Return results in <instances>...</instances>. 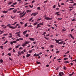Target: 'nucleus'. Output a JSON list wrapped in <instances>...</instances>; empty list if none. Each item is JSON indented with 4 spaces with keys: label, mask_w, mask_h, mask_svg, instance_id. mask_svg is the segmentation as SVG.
<instances>
[{
    "label": "nucleus",
    "mask_w": 76,
    "mask_h": 76,
    "mask_svg": "<svg viewBox=\"0 0 76 76\" xmlns=\"http://www.w3.org/2000/svg\"><path fill=\"white\" fill-rule=\"evenodd\" d=\"M64 75V73H63V72H60L59 73V75L60 76H63V75Z\"/></svg>",
    "instance_id": "obj_1"
},
{
    "label": "nucleus",
    "mask_w": 76,
    "mask_h": 76,
    "mask_svg": "<svg viewBox=\"0 0 76 76\" xmlns=\"http://www.w3.org/2000/svg\"><path fill=\"white\" fill-rule=\"evenodd\" d=\"M38 12H37V13H33L31 15V16H32V15H33V16H36V15H37V14H38Z\"/></svg>",
    "instance_id": "obj_2"
},
{
    "label": "nucleus",
    "mask_w": 76,
    "mask_h": 76,
    "mask_svg": "<svg viewBox=\"0 0 76 76\" xmlns=\"http://www.w3.org/2000/svg\"><path fill=\"white\" fill-rule=\"evenodd\" d=\"M10 28H11V29H16L17 28V27L16 26H15V27L12 26L10 27Z\"/></svg>",
    "instance_id": "obj_3"
},
{
    "label": "nucleus",
    "mask_w": 76,
    "mask_h": 76,
    "mask_svg": "<svg viewBox=\"0 0 76 76\" xmlns=\"http://www.w3.org/2000/svg\"><path fill=\"white\" fill-rule=\"evenodd\" d=\"M29 39L31 41H35V39H34V38H29Z\"/></svg>",
    "instance_id": "obj_4"
},
{
    "label": "nucleus",
    "mask_w": 76,
    "mask_h": 76,
    "mask_svg": "<svg viewBox=\"0 0 76 76\" xmlns=\"http://www.w3.org/2000/svg\"><path fill=\"white\" fill-rule=\"evenodd\" d=\"M39 54H37L36 53H35L34 54L33 56L34 57H38V56H39Z\"/></svg>",
    "instance_id": "obj_5"
},
{
    "label": "nucleus",
    "mask_w": 76,
    "mask_h": 76,
    "mask_svg": "<svg viewBox=\"0 0 76 76\" xmlns=\"http://www.w3.org/2000/svg\"><path fill=\"white\" fill-rule=\"evenodd\" d=\"M38 22H37L36 23H34L33 24V25H34V26L36 25H37V24H38Z\"/></svg>",
    "instance_id": "obj_6"
},
{
    "label": "nucleus",
    "mask_w": 76,
    "mask_h": 76,
    "mask_svg": "<svg viewBox=\"0 0 76 76\" xmlns=\"http://www.w3.org/2000/svg\"><path fill=\"white\" fill-rule=\"evenodd\" d=\"M32 10H27L26 11L27 13H28V12H31Z\"/></svg>",
    "instance_id": "obj_7"
},
{
    "label": "nucleus",
    "mask_w": 76,
    "mask_h": 76,
    "mask_svg": "<svg viewBox=\"0 0 76 76\" xmlns=\"http://www.w3.org/2000/svg\"><path fill=\"white\" fill-rule=\"evenodd\" d=\"M30 56H31L30 54H27L26 56V57H30Z\"/></svg>",
    "instance_id": "obj_8"
},
{
    "label": "nucleus",
    "mask_w": 76,
    "mask_h": 76,
    "mask_svg": "<svg viewBox=\"0 0 76 76\" xmlns=\"http://www.w3.org/2000/svg\"><path fill=\"white\" fill-rule=\"evenodd\" d=\"M55 41H56V43H58H58H59V42L58 41V40H57L56 39H55Z\"/></svg>",
    "instance_id": "obj_9"
},
{
    "label": "nucleus",
    "mask_w": 76,
    "mask_h": 76,
    "mask_svg": "<svg viewBox=\"0 0 76 76\" xmlns=\"http://www.w3.org/2000/svg\"><path fill=\"white\" fill-rule=\"evenodd\" d=\"M16 12H17V10L16 9H15L13 10V12L14 13H16Z\"/></svg>",
    "instance_id": "obj_10"
},
{
    "label": "nucleus",
    "mask_w": 76,
    "mask_h": 76,
    "mask_svg": "<svg viewBox=\"0 0 76 76\" xmlns=\"http://www.w3.org/2000/svg\"><path fill=\"white\" fill-rule=\"evenodd\" d=\"M26 32H28V31H27V30H26L25 31H24L23 32V34H26Z\"/></svg>",
    "instance_id": "obj_11"
},
{
    "label": "nucleus",
    "mask_w": 76,
    "mask_h": 76,
    "mask_svg": "<svg viewBox=\"0 0 76 76\" xmlns=\"http://www.w3.org/2000/svg\"><path fill=\"white\" fill-rule=\"evenodd\" d=\"M29 43V42L26 41L25 42V44H28Z\"/></svg>",
    "instance_id": "obj_12"
},
{
    "label": "nucleus",
    "mask_w": 76,
    "mask_h": 76,
    "mask_svg": "<svg viewBox=\"0 0 76 76\" xmlns=\"http://www.w3.org/2000/svg\"><path fill=\"white\" fill-rule=\"evenodd\" d=\"M24 16H25V14H23V15H20L19 17V18H22V17H23Z\"/></svg>",
    "instance_id": "obj_13"
},
{
    "label": "nucleus",
    "mask_w": 76,
    "mask_h": 76,
    "mask_svg": "<svg viewBox=\"0 0 76 76\" xmlns=\"http://www.w3.org/2000/svg\"><path fill=\"white\" fill-rule=\"evenodd\" d=\"M40 25V23H39L37 25V26L39 28H41V26L39 25Z\"/></svg>",
    "instance_id": "obj_14"
},
{
    "label": "nucleus",
    "mask_w": 76,
    "mask_h": 76,
    "mask_svg": "<svg viewBox=\"0 0 76 76\" xmlns=\"http://www.w3.org/2000/svg\"><path fill=\"white\" fill-rule=\"evenodd\" d=\"M0 34H2V33H4V31H0Z\"/></svg>",
    "instance_id": "obj_15"
},
{
    "label": "nucleus",
    "mask_w": 76,
    "mask_h": 76,
    "mask_svg": "<svg viewBox=\"0 0 76 76\" xmlns=\"http://www.w3.org/2000/svg\"><path fill=\"white\" fill-rule=\"evenodd\" d=\"M36 63L37 64H41L39 62H38V61H36Z\"/></svg>",
    "instance_id": "obj_16"
},
{
    "label": "nucleus",
    "mask_w": 76,
    "mask_h": 76,
    "mask_svg": "<svg viewBox=\"0 0 76 76\" xmlns=\"http://www.w3.org/2000/svg\"><path fill=\"white\" fill-rule=\"evenodd\" d=\"M69 35H70L71 37V38H72V39H74V37H73V36H72V34H70Z\"/></svg>",
    "instance_id": "obj_17"
},
{
    "label": "nucleus",
    "mask_w": 76,
    "mask_h": 76,
    "mask_svg": "<svg viewBox=\"0 0 76 76\" xmlns=\"http://www.w3.org/2000/svg\"><path fill=\"white\" fill-rule=\"evenodd\" d=\"M45 19L46 20H49V17H45Z\"/></svg>",
    "instance_id": "obj_18"
},
{
    "label": "nucleus",
    "mask_w": 76,
    "mask_h": 76,
    "mask_svg": "<svg viewBox=\"0 0 76 76\" xmlns=\"http://www.w3.org/2000/svg\"><path fill=\"white\" fill-rule=\"evenodd\" d=\"M26 46V43H25V42L22 45V46L23 47H25V46Z\"/></svg>",
    "instance_id": "obj_19"
},
{
    "label": "nucleus",
    "mask_w": 76,
    "mask_h": 76,
    "mask_svg": "<svg viewBox=\"0 0 76 76\" xmlns=\"http://www.w3.org/2000/svg\"><path fill=\"white\" fill-rule=\"evenodd\" d=\"M63 41H61L60 42H59V43H58V44H63Z\"/></svg>",
    "instance_id": "obj_20"
},
{
    "label": "nucleus",
    "mask_w": 76,
    "mask_h": 76,
    "mask_svg": "<svg viewBox=\"0 0 76 76\" xmlns=\"http://www.w3.org/2000/svg\"><path fill=\"white\" fill-rule=\"evenodd\" d=\"M11 26V24H8V25H7V26H9V28H10V27H12V26Z\"/></svg>",
    "instance_id": "obj_21"
},
{
    "label": "nucleus",
    "mask_w": 76,
    "mask_h": 76,
    "mask_svg": "<svg viewBox=\"0 0 76 76\" xmlns=\"http://www.w3.org/2000/svg\"><path fill=\"white\" fill-rule=\"evenodd\" d=\"M69 63V61H65L64 62V63H65V64Z\"/></svg>",
    "instance_id": "obj_22"
},
{
    "label": "nucleus",
    "mask_w": 76,
    "mask_h": 76,
    "mask_svg": "<svg viewBox=\"0 0 76 76\" xmlns=\"http://www.w3.org/2000/svg\"><path fill=\"white\" fill-rule=\"evenodd\" d=\"M63 69L65 70H66L67 69V68L65 66H64L63 68Z\"/></svg>",
    "instance_id": "obj_23"
},
{
    "label": "nucleus",
    "mask_w": 76,
    "mask_h": 76,
    "mask_svg": "<svg viewBox=\"0 0 76 76\" xmlns=\"http://www.w3.org/2000/svg\"><path fill=\"white\" fill-rule=\"evenodd\" d=\"M72 21H73L74 22H76V20L75 19H73L72 20Z\"/></svg>",
    "instance_id": "obj_24"
},
{
    "label": "nucleus",
    "mask_w": 76,
    "mask_h": 76,
    "mask_svg": "<svg viewBox=\"0 0 76 76\" xmlns=\"http://www.w3.org/2000/svg\"><path fill=\"white\" fill-rule=\"evenodd\" d=\"M28 26V23H26L24 25L25 27H26V26Z\"/></svg>",
    "instance_id": "obj_25"
},
{
    "label": "nucleus",
    "mask_w": 76,
    "mask_h": 76,
    "mask_svg": "<svg viewBox=\"0 0 76 76\" xmlns=\"http://www.w3.org/2000/svg\"><path fill=\"white\" fill-rule=\"evenodd\" d=\"M8 42V41H7V40L4 43V44H7V43Z\"/></svg>",
    "instance_id": "obj_26"
},
{
    "label": "nucleus",
    "mask_w": 76,
    "mask_h": 76,
    "mask_svg": "<svg viewBox=\"0 0 76 76\" xmlns=\"http://www.w3.org/2000/svg\"><path fill=\"white\" fill-rule=\"evenodd\" d=\"M7 55L8 56H11V55H12V54L10 53H9L7 54Z\"/></svg>",
    "instance_id": "obj_27"
},
{
    "label": "nucleus",
    "mask_w": 76,
    "mask_h": 76,
    "mask_svg": "<svg viewBox=\"0 0 76 76\" xmlns=\"http://www.w3.org/2000/svg\"><path fill=\"white\" fill-rule=\"evenodd\" d=\"M0 61L1 63H3V61L2 60V59H1L0 60Z\"/></svg>",
    "instance_id": "obj_28"
},
{
    "label": "nucleus",
    "mask_w": 76,
    "mask_h": 76,
    "mask_svg": "<svg viewBox=\"0 0 76 76\" xmlns=\"http://www.w3.org/2000/svg\"><path fill=\"white\" fill-rule=\"evenodd\" d=\"M17 4V2H16L15 3H13L12 4L13 5H16Z\"/></svg>",
    "instance_id": "obj_29"
},
{
    "label": "nucleus",
    "mask_w": 76,
    "mask_h": 76,
    "mask_svg": "<svg viewBox=\"0 0 76 76\" xmlns=\"http://www.w3.org/2000/svg\"><path fill=\"white\" fill-rule=\"evenodd\" d=\"M44 38L46 39H47L48 40V39H49V38H47L45 37Z\"/></svg>",
    "instance_id": "obj_30"
},
{
    "label": "nucleus",
    "mask_w": 76,
    "mask_h": 76,
    "mask_svg": "<svg viewBox=\"0 0 76 76\" xmlns=\"http://www.w3.org/2000/svg\"><path fill=\"white\" fill-rule=\"evenodd\" d=\"M12 42H13V43H14V44H15V43H16V42H17L16 41H13Z\"/></svg>",
    "instance_id": "obj_31"
},
{
    "label": "nucleus",
    "mask_w": 76,
    "mask_h": 76,
    "mask_svg": "<svg viewBox=\"0 0 76 76\" xmlns=\"http://www.w3.org/2000/svg\"><path fill=\"white\" fill-rule=\"evenodd\" d=\"M60 13V12H56V13H55V14H56V15H57V14H58V13Z\"/></svg>",
    "instance_id": "obj_32"
},
{
    "label": "nucleus",
    "mask_w": 76,
    "mask_h": 76,
    "mask_svg": "<svg viewBox=\"0 0 76 76\" xmlns=\"http://www.w3.org/2000/svg\"><path fill=\"white\" fill-rule=\"evenodd\" d=\"M13 42H10V45H13Z\"/></svg>",
    "instance_id": "obj_33"
},
{
    "label": "nucleus",
    "mask_w": 76,
    "mask_h": 76,
    "mask_svg": "<svg viewBox=\"0 0 76 76\" xmlns=\"http://www.w3.org/2000/svg\"><path fill=\"white\" fill-rule=\"evenodd\" d=\"M69 8H70L71 9H74V7H70Z\"/></svg>",
    "instance_id": "obj_34"
},
{
    "label": "nucleus",
    "mask_w": 76,
    "mask_h": 76,
    "mask_svg": "<svg viewBox=\"0 0 76 76\" xmlns=\"http://www.w3.org/2000/svg\"><path fill=\"white\" fill-rule=\"evenodd\" d=\"M56 5H54L53 7V9L56 8Z\"/></svg>",
    "instance_id": "obj_35"
},
{
    "label": "nucleus",
    "mask_w": 76,
    "mask_h": 76,
    "mask_svg": "<svg viewBox=\"0 0 76 76\" xmlns=\"http://www.w3.org/2000/svg\"><path fill=\"white\" fill-rule=\"evenodd\" d=\"M52 19H53L52 18H49V20H52Z\"/></svg>",
    "instance_id": "obj_36"
},
{
    "label": "nucleus",
    "mask_w": 76,
    "mask_h": 76,
    "mask_svg": "<svg viewBox=\"0 0 76 76\" xmlns=\"http://www.w3.org/2000/svg\"><path fill=\"white\" fill-rule=\"evenodd\" d=\"M58 19L59 20H61V19H62V18H58Z\"/></svg>",
    "instance_id": "obj_37"
},
{
    "label": "nucleus",
    "mask_w": 76,
    "mask_h": 76,
    "mask_svg": "<svg viewBox=\"0 0 76 76\" xmlns=\"http://www.w3.org/2000/svg\"><path fill=\"white\" fill-rule=\"evenodd\" d=\"M7 35V34H4L3 35V36H6Z\"/></svg>",
    "instance_id": "obj_38"
},
{
    "label": "nucleus",
    "mask_w": 76,
    "mask_h": 76,
    "mask_svg": "<svg viewBox=\"0 0 76 76\" xmlns=\"http://www.w3.org/2000/svg\"><path fill=\"white\" fill-rule=\"evenodd\" d=\"M0 48H1V49H3V46H0Z\"/></svg>",
    "instance_id": "obj_39"
},
{
    "label": "nucleus",
    "mask_w": 76,
    "mask_h": 76,
    "mask_svg": "<svg viewBox=\"0 0 76 76\" xmlns=\"http://www.w3.org/2000/svg\"><path fill=\"white\" fill-rule=\"evenodd\" d=\"M15 16H14V17H13V16H11V18H12V19H14V18H15Z\"/></svg>",
    "instance_id": "obj_40"
},
{
    "label": "nucleus",
    "mask_w": 76,
    "mask_h": 76,
    "mask_svg": "<svg viewBox=\"0 0 76 76\" xmlns=\"http://www.w3.org/2000/svg\"><path fill=\"white\" fill-rule=\"evenodd\" d=\"M28 36H29V34H26V37H28Z\"/></svg>",
    "instance_id": "obj_41"
},
{
    "label": "nucleus",
    "mask_w": 76,
    "mask_h": 76,
    "mask_svg": "<svg viewBox=\"0 0 76 76\" xmlns=\"http://www.w3.org/2000/svg\"><path fill=\"white\" fill-rule=\"evenodd\" d=\"M13 10L12 8H10L8 9V10Z\"/></svg>",
    "instance_id": "obj_42"
},
{
    "label": "nucleus",
    "mask_w": 76,
    "mask_h": 76,
    "mask_svg": "<svg viewBox=\"0 0 76 76\" xmlns=\"http://www.w3.org/2000/svg\"><path fill=\"white\" fill-rule=\"evenodd\" d=\"M12 4V3L10 2H9L8 3V4H9V5H10V4Z\"/></svg>",
    "instance_id": "obj_43"
},
{
    "label": "nucleus",
    "mask_w": 76,
    "mask_h": 76,
    "mask_svg": "<svg viewBox=\"0 0 76 76\" xmlns=\"http://www.w3.org/2000/svg\"><path fill=\"white\" fill-rule=\"evenodd\" d=\"M71 61L72 62H73V61H75V62H76V59H75L74 60L72 61Z\"/></svg>",
    "instance_id": "obj_44"
},
{
    "label": "nucleus",
    "mask_w": 76,
    "mask_h": 76,
    "mask_svg": "<svg viewBox=\"0 0 76 76\" xmlns=\"http://www.w3.org/2000/svg\"><path fill=\"white\" fill-rule=\"evenodd\" d=\"M19 40H23V38H20L19 39Z\"/></svg>",
    "instance_id": "obj_45"
},
{
    "label": "nucleus",
    "mask_w": 76,
    "mask_h": 76,
    "mask_svg": "<svg viewBox=\"0 0 76 76\" xmlns=\"http://www.w3.org/2000/svg\"><path fill=\"white\" fill-rule=\"evenodd\" d=\"M61 5H62V6H63V5H64V4L63 3H61Z\"/></svg>",
    "instance_id": "obj_46"
},
{
    "label": "nucleus",
    "mask_w": 76,
    "mask_h": 76,
    "mask_svg": "<svg viewBox=\"0 0 76 76\" xmlns=\"http://www.w3.org/2000/svg\"><path fill=\"white\" fill-rule=\"evenodd\" d=\"M40 9H41V8L39 7H37V9L38 10H40Z\"/></svg>",
    "instance_id": "obj_47"
},
{
    "label": "nucleus",
    "mask_w": 76,
    "mask_h": 76,
    "mask_svg": "<svg viewBox=\"0 0 76 76\" xmlns=\"http://www.w3.org/2000/svg\"><path fill=\"white\" fill-rule=\"evenodd\" d=\"M19 26V24H16V26L17 27L18 26Z\"/></svg>",
    "instance_id": "obj_48"
},
{
    "label": "nucleus",
    "mask_w": 76,
    "mask_h": 76,
    "mask_svg": "<svg viewBox=\"0 0 76 76\" xmlns=\"http://www.w3.org/2000/svg\"><path fill=\"white\" fill-rule=\"evenodd\" d=\"M40 25H44L43 22L42 23H40Z\"/></svg>",
    "instance_id": "obj_49"
},
{
    "label": "nucleus",
    "mask_w": 76,
    "mask_h": 76,
    "mask_svg": "<svg viewBox=\"0 0 76 76\" xmlns=\"http://www.w3.org/2000/svg\"><path fill=\"white\" fill-rule=\"evenodd\" d=\"M20 40H19V39H17L16 40V41H19Z\"/></svg>",
    "instance_id": "obj_50"
},
{
    "label": "nucleus",
    "mask_w": 76,
    "mask_h": 76,
    "mask_svg": "<svg viewBox=\"0 0 76 76\" xmlns=\"http://www.w3.org/2000/svg\"><path fill=\"white\" fill-rule=\"evenodd\" d=\"M9 59L10 60H11V61H12V60H13V59L11 58L10 57L9 58Z\"/></svg>",
    "instance_id": "obj_51"
},
{
    "label": "nucleus",
    "mask_w": 76,
    "mask_h": 76,
    "mask_svg": "<svg viewBox=\"0 0 76 76\" xmlns=\"http://www.w3.org/2000/svg\"><path fill=\"white\" fill-rule=\"evenodd\" d=\"M2 27H4V26H5V25H1Z\"/></svg>",
    "instance_id": "obj_52"
},
{
    "label": "nucleus",
    "mask_w": 76,
    "mask_h": 76,
    "mask_svg": "<svg viewBox=\"0 0 76 76\" xmlns=\"http://www.w3.org/2000/svg\"><path fill=\"white\" fill-rule=\"evenodd\" d=\"M35 2V1L34 0H33L32 2L31 3H34Z\"/></svg>",
    "instance_id": "obj_53"
},
{
    "label": "nucleus",
    "mask_w": 76,
    "mask_h": 76,
    "mask_svg": "<svg viewBox=\"0 0 76 76\" xmlns=\"http://www.w3.org/2000/svg\"><path fill=\"white\" fill-rule=\"evenodd\" d=\"M19 48V46H16L15 47V48L16 49V48Z\"/></svg>",
    "instance_id": "obj_54"
},
{
    "label": "nucleus",
    "mask_w": 76,
    "mask_h": 76,
    "mask_svg": "<svg viewBox=\"0 0 76 76\" xmlns=\"http://www.w3.org/2000/svg\"><path fill=\"white\" fill-rule=\"evenodd\" d=\"M29 6L30 7H31V8H32V7H33V6H32L31 5H29Z\"/></svg>",
    "instance_id": "obj_55"
},
{
    "label": "nucleus",
    "mask_w": 76,
    "mask_h": 76,
    "mask_svg": "<svg viewBox=\"0 0 76 76\" xmlns=\"http://www.w3.org/2000/svg\"><path fill=\"white\" fill-rule=\"evenodd\" d=\"M54 47V46H53V45H51L50 46V47L51 48H53V47Z\"/></svg>",
    "instance_id": "obj_56"
},
{
    "label": "nucleus",
    "mask_w": 76,
    "mask_h": 76,
    "mask_svg": "<svg viewBox=\"0 0 76 76\" xmlns=\"http://www.w3.org/2000/svg\"><path fill=\"white\" fill-rule=\"evenodd\" d=\"M70 64L71 66H73V64L72 63H71Z\"/></svg>",
    "instance_id": "obj_57"
},
{
    "label": "nucleus",
    "mask_w": 76,
    "mask_h": 76,
    "mask_svg": "<svg viewBox=\"0 0 76 76\" xmlns=\"http://www.w3.org/2000/svg\"><path fill=\"white\" fill-rule=\"evenodd\" d=\"M2 12L3 13H5V11H3Z\"/></svg>",
    "instance_id": "obj_58"
},
{
    "label": "nucleus",
    "mask_w": 76,
    "mask_h": 76,
    "mask_svg": "<svg viewBox=\"0 0 76 76\" xmlns=\"http://www.w3.org/2000/svg\"><path fill=\"white\" fill-rule=\"evenodd\" d=\"M20 53H22V54H23V53H24V52H23V51L20 52Z\"/></svg>",
    "instance_id": "obj_59"
},
{
    "label": "nucleus",
    "mask_w": 76,
    "mask_h": 76,
    "mask_svg": "<svg viewBox=\"0 0 76 76\" xmlns=\"http://www.w3.org/2000/svg\"><path fill=\"white\" fill-rule=\"evenodd\" d=\"M59 52H60V51H57L56 52V53H59Z\"/></svg>",
    "instance_id": "obj_60"
},
{
    "label": "nucleus",
    "mask_w": 76,
    "mask_h": 76,
    "mask_svg": "<svg viewBox=\"0 0 76 76\" xmlns=\"http://www.w3.org/2000/svg\"><path fill=\"white\" fill-rule=\"evenodd\" d=\"M41 20V18H39V19L37 20V21H38L39 20Z\"/></svg>",
    "instance_id": "obj_61"
},
{
    "label": "nucleus",
    "mask_w": 76,
    "mask_h": 76,
    "mask_svg": "<svg viewBox=\"0 0 76 76\" xmlns=\"http://www.w3.org/2000/svg\"><path fill=\"white\" fill-rule=\"evenodd\" d=\"M46 67H49V65L48 64V65H46Z\"/></svg>",
    "instance_id": "obj_62"
},
{
    "label": "nucleus",
    "mask_w": 76,
    "mask_h": 76,
    "mask_svg": "<svg viewBox=\"0 0 76 76\" xmlns=\"http://www.w3.org/2000/svg\"><path fill=\"white\" fill-rule=\"evenodd\" d=\"M69 75V76H72L73 75V74H70Z\"/></svg>",
    "instance_id": "obj_63"
},
{
    "label": "nucleus",
    "mask_w": 76,
    "mask_h": 76,
    "mask_svg": "<svg viewBox=\"0 0 76 76\" xmlns=\"http://www.w3.org/2000/svg\"><path fill=\"white\" fill-rule=\"evenodd\" d=\"M75 5H76V3H74L73 5V6H75Z\"/></svg>",
    "instance_id": "obj_64"
}]
</instances>
